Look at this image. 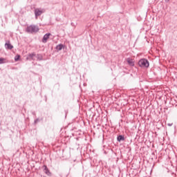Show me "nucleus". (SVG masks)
Masks as SVG:
<instances>
[{
  "label": "nucleus",
  "mask_w": 177,
  "mask_h": 177,
  "mask_svg": "<svg viewBox=\"0 0 177 177\" xmlns=\"http://www.w3.org/2000/svg\"><path fill=\"white\" fill-rule=\"evenodd\" d=\"M138 65L140 67L146 68L149 67L150 64H149V61L146 59H142L138 62Z\"/></svg>",
  "instance_id": "nucleus-2"
},
{
  "label": "nucleus",
  "mask_w": 177,
  "mask_h": 177,
  "mask_svg": "<svg viewBox=\"0 0 177 177\" xmlns=\"http://www.w3.org/2000/svg\"><path fill=\"white\" fill-rule=\"evenodd\" d=\"M64 48V45L63 44H59L56 46V50H62Z\"/></svg>",
  "instance_id": "nucleus-9"
},
{
  "label": "nucleus",
  "mask_w": 177,
  "mask_h": 177,
  "mask_svg": "<svg viewBox=\"0 0 177 177\" xmlns=\"http://www.w3.org/2000/svg\"><path fill=\"white\" fill-rule=\"evenodd\" d=\"M39 31V28L35 25H30L26 28V32H30L32 34L34 32H38Z\"/></svg>",
  "instance_id": "nucleus-1"
},
{
  "label": "nucleus",
  "mask_w": 177,
  "mask_h": 177,
  "mask_svg": "<svg viewBox=\"0 0 177 177\" xmlns=\"http://www.w3.org/2000/svg\"><path fill=\"white\" fill-rule=\"evenodd\" d=\"M34 57H35V53H31V54H29V55H28L27 59H30L31 60H34Z\"/></svg>",
  "instance_id": "nucleus-8"
},
{
  "label": "nucleus",
  "mask_w": 177,
  "mask_h": 177,
  "mask_svg": "<svg viewBox=\"0 0 177 177\" xmlns=\"http://www.w3.org/2000/svg\"><path fill=\"white\" fill-rule=\"evenodd\" d=\"M118 142H121V140H125V138H124V136H119L118 137Z\"/></svg>",
  "instance_id": "nucleus-10"
},
{
  "label": "nucleus",
  "mask_w": 177,
  "mask_h": 177,
  "mask_svg": "<svg viewBox=\"0 0 177 177\" xmlns=\"http://www.w3.org/2000/svg\"><path fill=\"white\" fill-rule=\"evenodd\" d=\"M169 127H171L172 124H168Z\"/></svg>",
  "instance_id": "nucleus-13"
},
{
  "label": "nucleus",
  "mask_w": 177,
  "mask_h": 177,
  "mask_svg": "<svg viewBox=\"0 0 177 177\" xmlns=\"http://www.w3.org/2000/svg\"><path fill=\"white\" fill-rule=\"evenodd\" d=\"M50 35H51L50 33H46V35H44L42 39L43 44H46V42H48V39H49V37H50Z\"/></svg>",
  "instance_id": "nucleus-4"
},
{
  "label": "nucleus",
  "mask_w": 177,
  "mask_h": 177,
  "mask_svg": "<svg viewBox=\"0 0 177 177\" xmlns=\"http://www.w3.org/2000/svg\"><path fill=\"white\" fill-rule=\"evenodd\" d=\"M5 48L6 49H9L11 50V49L13 48V46L10 44V41H8L5 44Z\"/></svg>",
  "instance_id": "nucleus-6"
},
{
  "label": "nucleus",
  "mask_w": 177,
  "mask_h": 177,
  "mask_svg": "<svg viewBox=\"0 0 177 177\" xmlns=\"http://www.w3.org/2000/svg\"><path fill=\"white\" fill-rule=\"evenodd\" d=\"M44 12H45V10L44 9L36 8L35 10V15L36 19H37L38 17L41 16V15H42V13H44Z\"/></svg>",
  "instance_id": "nucleus-3"
},
{
  "label": "nucleus",
  "mask_w": 177,
  "mask_h": 177,
  "mask_svg": "<svg viewBox=\"0 0 177 177\" xmlns=\"http://www.w3.org/2000/svg\"><path fill=\"white\" fill-rule=\"evenodd\" d=\"M44 168V172L46 175H48V176H50V171H49V169H48V167L46 165L43 166Z\"/></svg>",
  "instance_id": "nucleus-5"
},
{
  "label": "nucleus",
  "mask_w": 177,
  "mask_h": 177,
  "mask_svg": "<svg viewBox=\"0 0 177 177\" xmlns=\"http://www.w3.org/2000/svg\"><path fill=\"white\" fill-rule=\"evenodd\" d=\"M5 63H6V59L2 57L0 58V64H3Z\"/></svg>",
  "instance_id": "nucleus-11"
},
{
  "label": "nucleus",
  "mask_w": 177,
  "mask_h": 177,
  "mask_svg": "<svg viewBox=\"0 0 177 177\" xmlns=\"http://www.w3.org/2000/svg\"><path fill=\"white\" fill-rule=\"evenodd\" d=\"M19 60H20V55H17L15 57V62H19Z\"/></svg>",
  "instance_id": "nucleus-12"
},
{
  "label": "nucleus",
  "mask_w": 177,
  "mask_h": 177,
  "mask_svg": "<svg viewBox=\"0 0 177 177\" xmlns=\"http://www.w3.org/2000/svg\"><path fill=\"white\" fill-rule=\"evenodd\" d=\"M127 63L131 67H133V66H135V62H133V59H132L131 58H127Z\"/></svg>",
  "instance_id": "nucleus-7"
}]
</instances>
